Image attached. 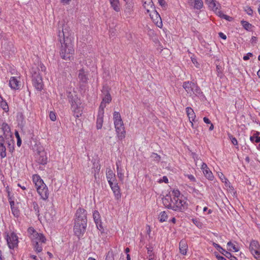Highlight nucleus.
<instances>
[{"mask_svg":"<svg viewBox=\"0 0 260 260\" xmlns=\"http://www.w3.org/2000/svg\"><path fill=\"white\" fill-rule=\"evenodd\" d=\"M61 28L58 33V40L61 44L60 55L62 59L70 60L73 58L74 54V38L67 24H63Z\"/></svg>","mask_w":260,"mask_h":260,"instance_id":"obj_1","label":"nucleus"},{"mask_svg":"<svg viewBox=\"0 0 260 260\" xmlns=\"http://www.w3.org/2000/svg\"><path fill=\"white\" fill-rule=\"evenodd\" d=\"M87 211L83 208H79L76 210L75 218L74 233L76 236L80 237L82 236L87 226Z\"/></svg>","mask_w":260,"mask_h":260,"instance_id":"obj_2","label":"nucleus"},{"mask_svg":"<svg viewBox=\"0 0 260 260\" xmlns=\"http://www.w3.org/2000/svg\"><path fill=\"white\" fill-rule=\"evenodd\" d=\"M29 237L31 240L35 250L37 253L41 252L42 251V243H45L46 241L44 235L37 232L32 236H29Z\"/></svg>","mask_w":260,"mask_h":260,"instance_id":"obj_3","label":"nucleus"},{"mask_svg":"<svg viewBox=\"0 0 260 260\" xmlns=\"http://www.w3.org/2000/svg\"><path fill=\"white\" fill-rule=\"evenodd\" d=\"M39 70L38 67H32L31 69L30 73L31 74L32 83L34 87L37 90L41 91L43 89V83Z\"/></svg>","mask_w":260,"mask_h":260,"instance_id":"obj_4","label":"nucleus"},{"mask_svg":"<svg viewBox=\"0 0 260 260\" xmlns=\"http://www.w3.org/2000/svg\"><path fill=\"white\" fill-rule=\"evenodd\" d=\"M173 205H172V209L175 211L182 212L187 208L188 204L182 195L180 198L173 199Z\"/></svg>","mask_w":260,"mask_h":260,"instance_id":"obj_5","label":"nucleus"},{"mask_svg":"<svg viewBox=\"0 0 260 260\" xmlns=\"http://www.w3.org/2000/svg\"><path fill=\"white\" fill-rule=\"evenodd\" d=\"M114 123L118 139L120 140L123 139L125 137L126 132L122 120L115 121Z\"/></svg>","mask_w":260,"mask_h":260,"instance_id":"obj_6","label":"nucleus"},{"mask_svg":"<svg viewBox=\"0 0 260 260\" xmlns=\"http://www.w3.org/2000/svg\"><path fill=\"white\" fill-rule=\"evenodd\" d=\"M6 240L8 245L10 249H14L15 246L18 245V237L14 233H11L10 236L7 234Z\"/></svg>","mask_w":260,"mask_h":260,"instance_id":"obj_7","label":"nucleus"},{"mask_svg":"<svg viewBox=\"0 0 260 260\" xmlns=\"http://www.w3.org/2000/svg\"><path fill=\"white\" fill-rule=\"evenodd\" d=\"M213 246L216 248L222 254L224 255L227 258L230 260H238L237 257L233 255L230 252L226 251L224 249L222 248L219 244L213 242Z\"/></svg>","mask_w":260,"mask_h":260,"instance_id":"obj_8","label":"nucleus"},{"mask_svg":"<svg viewBox=\"0 0 260 260\" xmlns=\"http://www.w3.org/2000/svg\"><path fill=\"white\" fill-rule=\"evenodd\" d=\"M93 218L97 229L101 231V233H103L104 232V229L102 225L100 214L97 210H94L93 211Z\"/></svg>","mask_w":260,"mask_h":260,"instance_id":"obj_9","label":"nucleus"},{"mask_svg":"<svg viewBox=\"0 0 260 260\" xmlns=\"http://www.w3.org/2000/svg\"><path fill=\"white\" fill-rule=\"evenodd\" d=\"M110 88L107 85L103 86V89L102 90V92L104 95L103 97L102 101L106 102L107 104H109L112 101V97L110 93Z\"/></svg>","mask_w":260,"mask_h":260,"instance_id":"obj_10","label":"nucleus"},{"mask_svg":"<svg viewBox=\"0 0 260 260\" xmlns=\"http://www.w3.org/2000/svg\"><path fill=\"white\" fill-rule=\"evenodd\" d=\"M36 158L37 161L40 164L44 165L47 162L46 152L44 150L38 151Z\"/></svg>","mask_w":260,"mask_h":260,"instance_id":"obj_11","label":"nucleus"},{"mask_svg":"<svg viewBox=\"0 0 260 260\" xmlns=\"http://www.w3.org/2000/svg\"><path fill=\"white\" fill-rule=\"evenodd\" d=\"M1 129L2 130L3 135L5 137L6 140L12 138L10 127L7 123L4 122Z\"/></svg>","mask_w":260,"mask_h":260,"instance_id":"obj_12","label":"nucleus"},{"mask_svg":"<svg viewBox=\"0 0 260 260\" xmlns=\"http://www.w3.org/2000/svg\"><path fill=\"white\" fill-rule=\"evenodd\" d=\"M193 86V89H192V95H194V96L199 98L201 100H204L206 98L200 87L197 84V83H194Z\"/></svg>","mask_w":260,"mask_h":260,"instance_id":"obj_13","label":"nucleus"},{"mask_svg":"<svg viewBox=\"0 0 260 260\" xmlns=\"http://www.w3.org/2000/svg\"><path fill=\"white\" fill-rule=\"evenodd\" d=\"M249 250L253 255L257 254L260 252V245L255 240H252L249 245Z\"/></svg>","mask_w":260,"mask_h":260,"instance_id":"obj_14","label":"nucleus"},{"mask_svg":"<svg viewBox=\"0 0 260 260\" xmlns=\"http://www.w3.org/2000/svg\"><path fill=\"white\" fill-rule=\"evenodd\" d=\"M113 192L114 194L115 198L116 200H119L121 198V193L120 192V189L117 182L112 183L109 185Z\"/></svg>","mask_w":260,"mask_h":260,"instance_id":"obj_15","label":"nucleus"},{"mask_svg":"<svg viewBox=\"0 0 260 260\" xmlns=\"http://www.w3.org/2000/svg\"><path fill=\"white\" fill-rule=\"evenodd\" d=\"M186 112L189 120V122L191 123V126L192 128H194L193 122H195L194 119L196 117L195 113L194 112L193 109L189 107L186 108Z\"/></svg>","mask_w":260,"mask_h":260,"instance_id":"obj_16","label":"nucleus"},{"mask_svg":"<svg viewBox=\"0 0 260 260\" xmlns=\"http://www.w3.org/2000/svg\"><path fill=\"white\" fill-rule=\"evenodd\" d=\"M37 190L43 200H46L48 198L49 192L46 185H44L42 187L37 188Z\"/></svg>","mask_w":260,"mask_h":260,"instance_id":"obj_17","label":"nucleus"},{"mask_svg":"<svg viewBox=\"0 0 260 260\" xmlns=\"http://www.w3.org/2000/svg\"><path fill=\"white\" fill-rule=\"evenodd\" d=\"M205 2L214 11H216L220 7V4L215 0H205Z\"/></svg>","mask_w":260,"mask_h":260,"instance_id":"obj_18","label":"nucleus"},{"mask_svg":"<svg viewBox=\"0 0 260 260\" xmlns=\"http://www.w3.org/2000/svg\"><path fill=\"white\" fill-rule=\"evenodd\" d=\"M194 82L191 81L184 82L183 84V87L190 96H192V89H193Z\"/></svg>","mask_w":260,"mask_h":260,"instance_id":"obj_19","label":"nucleus"},{"mask_svg":"<svg viewBox=\"0 0 260 260\" xmlns=\"http://www.w3.org/2000/svg\"><path fill=\"white\" fill-rule=\"evenodd\" d=\"M188 249V245L184 239H182L179 242V251L183 255H186Z\"/></svg>","mask_w":260,"mask_h":260,"instance_id":"obj_20","label":"nucleus"},{"mask_svg":"<svg viewBox=\"0 0 260 260\" xmlns=\"http://www.w3.org/2000/svg\"><path fill=\"white\" fill-rule=\"evenodd\" d=\"M106 177L109 185L112 184V183L115 182H117L115 175L111 169H109L106 172Z\"/></svg>","mask_w":260,"mask_h":260,"instance_id":"obj_21","label":"nucleus"},{"mask_svg":"<svg viewBox=\"0 0 260 260\" xmlns=\"http://www.w3.org/2000/svg\"><path fill=\"white\" fill-rule=\"evenodd\" d=\"M143 6L146 10L147 13L150 12V9H154L155 7L152 0H142Z\"/></svg>","mask_w":260,"mask_h":260,"instance_id":"obj_22","label":"nucleus"},{"mask_svg":"<svg viewBox=\"0 0 260 260\" xmlns=\"http://www.w3.org/2000/svg\"><path fill=\"white\" fill-rule=\"evenodd\" d=\"M9 85L12 89H18L20 86L19 81L15 77H12L9 80Z\"/></svg>","mask_w":260,"mask_h":260,"instance_id":"obj_23","label":"nucleus"},{"mask_svg":"<svg viewBox=\"0 0 260 260\" xmlns=\"http://www.w3.org/2000/svg\"><path fill=\"white\" fill-rule=\"evenodd\" d=\"M78 78L80 80V81L82 83L84 84L87 83V81L88 79L87 74L86 73V72L83 69L79 70Z\"/></svg>","mask_w":260,"mask_h":260,"instance_id":"obj_24","label":"nucleus"},{"mask_svg":"<svg viewBox=\"0 0 260 260\" xmlns=\"http://www.w3.org/2000/svg\"><path fill=\"white\" fill-rule=\"evenodd\" d=\"M162 203L168 209H172V204L171 202H173V200L171 198V196L167 195L165 198L162 199Z\"/></svg>","mask_w":260,"mask_h":260,"instance_id":"obj_25","label":"nucleus"},{"mask_svg":"<svg viewBox=\"0 0 260 260\" xmlns=\"http://www.w3.org/2000/svg\"><path fill=\"white\" fill-rule=\"evenodd\" d=\"M71 105V108H75L77 109L78 106H80L81 105V102L80 99L77 95L74 96V98L71 102H70Z\"/></svg>","mask_w":260,"mask_h":260,"instance_id":"obj_26","label":"nucleus"},{"mask_svg":"<svg viewBox=\"0 0 260 260\" xmlns=\"http://www.w3.org/2000/svg\"><path fill=\"white\" fill-rule=\"evenodd\" d=\"M188 190L190 193H191L194 196V197L201 198L203 196V194L201 193L199 190L196 189L193 187L188 186Z\"/></svg>","mask_w":260,"mask_h":260,"instance_id":"obj_27","label":"nucleus"},{"mask_svg":"<svg viewBox=\"0 0 260 260\" xmlns=\"http://www.w3.org/2000/svg\"><path fill=\"white\" fill-rule=\"evenodd\" d=\"M111 7L116 11L119 12L120 11V8L119 6V0H109Z\"/></svg>","mask_w":260,"mask_h":260,"instance_id":"obj_28","label":"nucleus"},{"mask_svg":"<svg viewBox=\"0 0 260 260\" xmlns=\"http://www.w3.org/2000/svg\"><path fill=\"white\" fill-rule=\"evenodd\" d=\"M250 140L252 142L258 143L260 142V133L259 132H255L253 136H250Z\"/></svg>","mask_w":260,"mask_h":260,"instance_id":"obj_29","label":"nucleus"},{"mask_svg":"<svg viewBox=\"0 0 260 260\" xmlns=\"http://www.w3.org/2000/svg\"><path fill=\"white\" fill-rule=\"evenodd\" d=\"M191 3H194L193 8L197 10H200L203 7L202 0H191Z\"/></svg>","mask_w":260,"mask_h":260,"instance_id":"obj_30","label":"nucleus"},{"mask_svg":"<svg viewBox=\"0 0 260 260\" xmlns=\"http://www.w3.org/2000/svg\"><path fill=\"white\" fill-rule=\"evenodd\" d=\"M152 13L149 14L151 18L154 20H157V22H158V20H161V18L158 14V13L156 11V10L154 9H152Z\"/></svg>","mask_w":260,"mask_h":260,"instance_id":"obj_31","label":"nucleus"},{"mask_svg":"<svg viewBox=\"0 0 260 260\" xmlns=\"http://www.w3.org/2000/svg\"><path fill=\"white\" fill-rule=\"evenodd\" d=\"M13 142L14 141L12 138L6 140V143L8 145V148L9 151L11 153L13 152V150H14Z\"/></svg>","mask_w":260,"mask_h":260,"instance_id":"obj_32","label":"nucleus"},{"mask_svg":"<svg viewBox=\"0 0 260 260\" xmlns=\"http://www.w3.org/2000/svg\"><path fill=\"white\" fill-rule=\"evenodd\" d=\"M73 112H74V116L76 117H79L80 116H81L82 109V108L80 106H78L77 109L75 108H72Z\"/></svg>","mask_w":260,"mask_h":260,"instance_id":"obj_33","label":"nucleus"},{"mask_svg":"<svg viewBox=\"0 0 260 260\" xmlns=\"http://www.w3.org/2000/svg\"><path fill=\"white\" fill-rule=\"evenodd\" d=\"M203 173L204 174L205 176L209 180H212L214 178V176L213 175L211 171L209 169H205L203 170Z\"/></svg>","mask_w":260,"mask_h":260,"instance_id":"obj_34","label":"nucleus"},{"mask_svg":"<svg viewBox=\"0 0 260 260\" xmlns=\"http://www.w3.org/2000/svg\"><path fill=\"white\" fill-rule=\"evenodd\" d=\"M241 24H242L243 28L248 31L250 30L252 27L251 24L243 20L241 21Z\"/></svg>","mask_w":260,"mask_h":260,"instance_id":"obj_35","label":"nucleus"},{"mask_svg":"<svg viewBox=\"0 0 260 260\" xmlns=\"http://www.w3.org/2000/svg\"><path fill=\"white\" fill-rule=\"evenodd\" d=\"M147 253L148 254L149 260H155V255L153 252L152 248H147Z\"/></svg>","mask_w":260,"mask_h":260,"instance_id":"obj_36","label":"nucleus"},{"mask_svg":"<svg viewBox=\"0 0 260 260\" xmlns=\"http://www.w3.org/2000/svg\"><path fill=\"white\" fill-rule=\"evenodd\" d=\"M7 156L6 153V146H0V157L1 158H4L6 157Z\"/></svg>","mask_w":260,"mask_h":260,"instance_id":"obj_37","label":"nucleus"},{"mask_svg":"<svg viewBox=\"0 0 260 260\" xmlns=\"http://www.w3.org/2000/svg\"><path fill=\"white\" fill-rule=\"evenodd\" d=\"M103 117H98L96 119V128L101 129L103 126Z\"/></svg>","mask_w":260,"mask_h":260,"instance_id":"obj_38","label":"nucleus"},{"mask_svg":"<svg viewBox=\"0 0 260 260\" xmlns=\"http://www.w3.org/2000/svg\"><path fill=\"white\" fill-rule=\"evenodd\" d=\"M159 221L160 222H163L166 221L168 218V215L165 211L161 212L159 214Z\"/></svg>","mask_w":260,"mask_h":260,"instance_id":"obj_39","label":"nucleus"},{"mask_svg":"<svg viewBox=\"0 0 260 260\" xmlns=\"http://www.w3.org/2000/svg\"><path fill=\"white\" fill-rule=\"evenodd\" d=\"M227 246L230 247L228 249L229 251L232 250L231 248H232L235 252H238L239 250V248L237 247L235 245L232 243L231 241H229L227 243Z\"/></svg>","mask_w":260,"mask_h":260,"instance_id":"obj_40","label":"nucleus"},{"mask_svg":"<svg viewBox=\"0 0 260 260\" xmlns=\"http://www.w3.org/2000/svg\"><path fill=\"white\" fill-rule=\"evenodd\" d=\"M0 105L2 109L5 111H8L9 110V107L7 103L4 99L0 102Z\"/></svg>","mask_w":260,"mask_h":260,"instance_id":"obj_41","label":"nucleus"},{"mask_svg":"<svg viewBox=\"0 0 260 260\" xmlns=\"http://www.w3.org/2000/svg\"><path fill=\"white\" fill-rule=\"evenodd\" d=\"M33 209L34 211L36 212V215L39 217L40 216V210L39 207L38 203L36 202H34L32 203Z\"/></svg>","mask_w":260,"mask_h":260,"instance_id":"obj_42","label":"nucleus"},{"mask_svg":"<svg viewBox=\"0 0 260 260\" xmlns=\"http://www.w3.org/2000/svg\"><path fill=\"white\" fill-rule=\"evenodd\" d=\"M125 2L126 3V8L129 10H132L134 4L133 0H127V1Z\"/></svg>","mask_w":260,"mask_h":260,"instance_id":"obj_43","label":"nucleus"},{"mask_svg":"<svg viewBox=\"0 0 260 260\" xmlns=\"http://www.w3.org/2000/svg\"><path fill=\"white\" fill-rule=\"evenodd\" d=\"M116 166L118 177L120 180H122L123 179V174L121 172V169L119 167L117 163H116Z\"/></svg>","mask_w":260,"mask_h":260,"instance_id":"obj_44","label":"nucleus"},{"mask_svg":"<svg viewBox=\"0 0 260 260\" xmlns=\"http://www.w3.org/2000/svg\"><path fill=\"white\" fill-rule=\"evenodd\" d=\"M114 253L113 251L110 250L107 253L106 260H114Z\"/></svg>","mask_w":260,"mask_h":260,"instance_id":"obj_45","label":"nucleus"},{"mask_svg":"<svg viewBox=\"0 0 260 260\" xmlns=\"http://www.w3.org/2000/svg\"><path fill=\"white\" fill-rule=\"evenodd\" d=\"M228 136L234 145L236 146L238 145V141L236 138L234 137L230 133H228Z\"/></svg>","mask_w":260,"mask_h":260,"instance_id":"obj_46","label":"nucleus"},{"mask_svg":"<svg viewBox=\"0 0 260 260\" xmlns=\"http://www.w3.org/2000/svg\"><path fill=\"white\" fill-rule=\"evenodd\" d=\"M172 194L173 196V199H176L177 198H181V196L180 195V192L179 190H173L172 191Z\"/></svg>","mask_w":260,"mask_h":260,"instance_id":"obj_47","label":"nucleus"},{"mask_svg":"<svg viewBox=\"0 0 260 260\" xmlns=\"http://www.w3.org/2000/svg\"><path fill=\"white\" fill-rule=\"evenodd\" d=\"M113 119L114 122L115 121H118L119 120H121V117L120 113L118 112L115 111L113 113Z\"/></svg>","mask_w":260,"mask_h":260,"instance_id":"obj_48","label":"nucleus"},{"mask_svg":"<svg viewBox=\"0 0 260 260\" xmlns=\"http://www.w3.org/2000/svg\"><path fill=\"white\" fill-rule=\"evenodd\" d=\"M77 95L76 92L72 93L71 91L67 92V96L69 100V103L73 100L74 96Z\"/></svg>","mask_w":260,"mask_h":260,"instance_id":"obj_49","label":"nucleus"},{"mask_svg":"<svg viewBox=\"0 0 260 260\" xmlns=\"http://www.w3.org/2000/svg\"><path fill=\"white\" fill-rule=\"evenodd\" d=\"M151 157L153 158L154 161L157 162H159L160 159V156L155 153H152L151 155Z\"/></svg>","mask_w":260,"mask_h":260,"instance_id":"obj_50","label":"nucleus"},{"mask_svg":"<svg viewBox=\"0 0 260 260\" xmlns=\"http://www.w3.org/2000/svg\"><path fill=\"white\" fill-rule=\"evenodd\" d=\"M15 135L16 138H17V144L18 146H20L21 144V140L20 137L19 133L17 131H16L15 133Z\"/></svg>","mask_w":260,"mask_h":260,"instance_id":"obj_51","label":"nucleus"},{"mask_svg":"<svg viewBox=\"0 0 260 260\" xmlns=\"http://www.w3.org/2000/svg\"><path fill=\"white\" fill-rule=\"evenodd\" d=\"M13 214L15 217H18L19 216V210L17 208L14 207L11 209Z\"/></svg>","mask_w":260,"mask_h":260,"instance_id":"obj_52","label":"nucleus"},{"mask_svg":"<svg viewBox=\"0 0 260 260\" xmlns=\"http://www.w3.org/2000/svg\"><path fill=\"white\" fill-rule=\"evenodd\" d=\"M45 185L46 184L44 183L42 179H40V180H39V182H36L35 183V186L37 189L42 187L44 185Z\"/></svg>","mask_w":260,"mask_h":260,"instance_id":"obj_53","label":"nucleus"},{"mask_svg":"<svg viewBox=\"0 0 260 260\" xmlns=\"http://www.w3.org/2000/svg\"><path fill=\"white\" fill-rule=\"evenodd\" d=\"M245 11L248 15L252 16L253 14V10L251 7L246 6L244 9Z\"/></svg>","mask_w":260,"mask_h":260,"instance_id":"obj_54","label":"nucleus"},{"mask_svg":"<svg viewBox=\"0 0 260 260\" xmlns=\"http://www.w3.org/2000/svg\"><path fill=\"white\" fill-rule=\"evenodd\" d=\"M49 117L52 121H55L56 119V116L55 112L51 111L49 113Z\"/></svg>","mask_w":260,"mask_h":260,"instance_id":"obj_55","label":"nucleus"},{"mask_svg":"<svg viewBox=\"0 0 260 260\" xmlns=\"http://www.w3.org/2000/svg\"><path fill=\"white\" fill-rule=\"evenodd\" d=\"M27 232L30 235V236H32V235L36 233L37 232L35 230L34 228L29 227L27 229Z\"/></svg>","mask_w":260,"mask_h":260,"instance_id":"obj_56","label":"nucleus"},{"mask_svg":"<svg viewBox=\"0 0 260 260\" xmlns=\"http://www.w3.org/2000/svg\"><path fill=\"white\" fill-rule=\"evenodd\" d=\"M158 3L162 8H166L167 4L165 0H158Z\"/></svg>","mask_w":260,"mask_h":260,"instance_id":"obj_57","label":"nucleus"},{"mask_svg":"<svg viewBox=\"0 0 260 260\" xmlns=\"http://www.w3.org/2000/svg\"><path fill=\"white\" fill-rule=\"evenodd\" d=\"M5 143H6L5 137L3 135H0V146L5 145Z\"/></svg>","mask_w":260,"mask_h":260,"instance_id":"obj_58","label":"nucleus"},{"mask_svg":"<svg viewBox=\"0 0 260 260\" xmlns=\"http://www.w3.org/2000/svg\"><path fill=\"white\" fill-rule=\"evenodd\" d=\"M8 197H9V201H10V206H11V208L12 209V208H14L15 207H14V205H15V202L14 201H12L11 200V198L10 197V191H8Z\"/></svg>","mask_w":260,"mask_h":260,"instance_id":"obj_59","label":"nucleus"},{"mask_svg":"<svg viewBox=\"0 0 260 260\" xmlns=\"http://www.w3.org/2000/svg\"><path fill=\"white\" fill-rule=\"evenodd\" d=\"M222 182H224V184H225V185L226 186V187H229L230 188H233V186H231L230 184V182H229V181L228 180V179H226V178H225L222 181Z\"/></svg>","mask_w":260,"mask_h":260,"instance_id":"obj_60","label":"nucleus"},{"mask_svg":"<svg viewBox=\"0 0 260 260\" xmlns=\"http://www.w3.org/2000/svg\"><path fill=\"white\" fill-rule=\"evenodd\" d=\"M191 59L192 63L196 66V67L199 68L200 64L197 61V59L194 57H191Z\"/></svg>","mask_w":260,"mask_h":260,"instance_id":"obj_61","label":"nucleus"},{"mask_svg":"<svg viewBox=\"0 0 260 260\" xmlns=\"http://www.w3.org/2000/svg\"><path fill=\"white\" fill-rule=\"evenodd\" d=\"M252 56H253V54L252 53L249 52L243 56V59L244 60H247L249 59L250 57Z\"/></svg>","mask_w":260,"mask_h":260,"instance_id":"obj_62","label":"nucleus"},{"mask_svg":"<svg viewBox=\"0 0 260 260\" xmlns=\"http://www.w3.org/2000/svg\"><path fill=\"white\" fill-rule=\"evenodd\" d=\"M40 179H42L41 177L38 175H35L33 176V182L36 183V182H39Z\"/></svg>","mask_w":260,"mask_h":260,"instance_id":"obj_63","label":"nucleus"},{"mask_svg":"<svg viewBox=\"0 0 260 260\" xmlns=\"http://www.w3.org/2000/svg\"><path fill=\"white\" fill-rule=\"evenodd\" d=\"M104 114V110L99 108L98 117H103Z\"/></svg>","mask_w":260,"mask_h":260,"instance_id":"obj_64","label":"nucleus"}]
</instances>
